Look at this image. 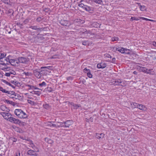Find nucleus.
Wrapping results in <instances>:
<instances>
[{
    "mask_svg": "<svg viewBox=\"0 0 156 156\" xmlns=\"http://www.w3.org/2000/svg\"><path fill=\"white\" fill-rule=\"evenodd\" d=\"M140 9L142 11H144L146 10V8L144 5H140Z\"/></svg>",
    "mask_w": 156,
    "mask_h": 156,
    "instance_id": "c756f323",
    "label": "nucleus"
},
{
    "mask_svg": "<svg viewBox=\"0 0 156 156\" xmlns=\"http://www.w3.org/2000/svg\"><path fill=\"white\" fill-rule=\"evenodd\" d=\"M30 20V19L29 18H27V19H26L24 21V23L25 24L27 23L29 20Z\"/></svg>",
    "mask_w": 156,
    "mask_h": 156,
    "instance_id": "a18cd8bd",
    "label": "nucleus"
},
{
    "mask_svg": "<svg viewBox=\"0 0 156 156\" xmlns=\"http://www.w3.org/2000/svg\"><path fill=\"white\" fill-rule=\"evenodd\" d=\"M7 57L5 58H2L0 59V64L3 66H7L8 65V61L7 60Z\"/></svg>",
    "mask_w": 156,
    "mask_h": 156,
    "instance_id": "6e6552de",
    "label": "nucleus"
},
{
    "mask_svg": "<svg viewBox=\"0 0 156 156\" xmlns=\"http://www.w3.org/2000/svg\"><path fill=\"white\" fill-rule=\"evenodd\" d=\"M10 85H9V86H11L13 88H15V87L14 86L12 85L10 83Z\"/></svg>",
    "mask_w": 156,
    "mask_h": 156,
    "instance_id": "0e129e2a",
    "label": "nucleus"
},
{
    "mask_svg": "<svg viewBox=\"0 0 156 156\" xmlns=\"http://www.w3.org/2000/svg\"><path fill=\"white\" fill-rule=\"evenodd\" d=\"M43 106L45 108L48 109L50 108V106L49 104H45L43 105Z\"/></svg>",
    "mask_w": 156,
    "mask_h": 156,
    "instance_id": "c85d7f7f",
    "label": "nucleus"
},
{
    "mask_svg": "<svg viewBox=\"0 0 156 156\" xmlns=\"http://www.w3.org/2000/svg\"><path fill=\"white\" fill-rule=\"evenodd\" d=\"M10 140H12L13 142H16L17 140V139L14 137H11L10 138Z\"/></svg>",
    "mask_w": 156,
    "mask_h": 156,
    "instance_id": "49530a36",
    "label": "nucleus"
},
{
    "mask_svg": "<svg viewBox=\"0 0 156 156\" xmlns=\"http://www.w3.org/2000/svg\"><path fill=\"white\" fill-rule=\"evenodd\" d=\"M42 19L41 17H39L37 18L36 20L38 22H41Z\"/></svg>",
    "mask_w": 156,
    "mask_h": 156,
    "instance_id": "603ef678",
    "label": "nucleus"
},
{
    "mask_svg": "<svg viewBox=\"0 0 156 156\" xmlns=\"http://www.w3.org/2000/svg\"><path fill=\"white\" fill-rule=\"evenodd\" d=\"M57 124H58V127H64V122H58L57 123Z\"/></svg>",
    "mask_w": 156,
    "mask_h": 156,
    "instance_id": "2f4dec72",
    "label": "nucleus"
},
{
    "mask_svg": "<svg viewBox=\"0 0 156 156\" xmlns=\"http://www.w3.org/2000/svg\"><path fill=\"white\" fill-rule=\"evenodd\" d=\"M6 56V54L5 53H0V57L1 58H5V57Z\"/></svg>",
    "mask_w": 156,
    "mask_h": 156,
    "instance_id": "e433bc0d",
    "label": "nucleus"
},
{
    "mask_svg": "<svg viewBox=\"0 0 156 156\" xmlns=\"http://www.w3.org/2000/svg\"><path fill=\"white\" fill-rule=\"evenodd\" d=\"M5 102H6L7 104H10L12 105L13 103V102L11 101L8 100H5Z\"/></svg>",
    "mask_w": 156,
    "mask_h": 156,
    "instance_id": "c03bdc74",
    "label": "nucleus"
},
{
    "mask_svg": "<svg viewBox=\"0 0 156 156\" xmlns=\"http://www.w3.org/2000/svg\"><path fill=\"white\" fill-rule=\"evenodd\" d=\"M119 40V38L118 37H115L112 38V41H117Z\"/></svg>",
    "mask_w": 156,
    "mask_h": 156,
    "instance_id": "72a5a7b5",
    "label": "nucleus"
},
{
    "mask_svg": "<svg viewBox=\"0 0 156 156\" xmlns=\"http://www.w3.org/2000/svg\"><path fill=\"white\" fill-rule=\"evenodd\" d=\"M60 23L62 25L66 26L68 24V21L65 20H61Z\"/></svg>",
    "mask_w": 156,
    "mask_h": 156,
    "instance_id": "412c9836",
    "label": "nucleus"
},
{
    "mask_svg": "<svg viewBox=\"0 0 156 156\" xmlns=\"http://www.w3.org/2000/svg\"><path fill=\"white\" fill-rule=\"evenodd\" d=\"M115 60H116L115 58H112V62L114 63L115 62Z\"/></svg>",
    "mask_w": 156,
    "mask_h": 156,
    "instance_id": "052dcab7",
    "label": "nucleus"
},
{
    "mask_svg": "<svg viewBox=\"0 0 156 156\" xmlns=\"http://www.w3.org/2000/svg\"><path fill=\"white\" fill-rule=\"evenodd\" d=\"M30 93L34 94H36L38 96H39L41 94L40 91H33L30 92Z\"/></svg>",
    "mask_w": 156,
    "mask_h": 156,
    "instance_id": "b1692460",
    "label": "nucleus"
},
{
    "mask_svg": "<svg viewBox=\"0 0 156 156\" xmlns=\"http://www.w3.org/2000/svg\"><path fill=\"white\" fill-rule=\"evenodd\" d=\"M15 113L18 117L21 119H26L27 117V115L20 109H16Z\"/></svg>",
    "mask_w": 156,
    "mask_h": 156,
    "instance_id": "f257e3e1",
    "label": "nucleus"
},
{
    "mask_svg": "<svg viewBox=\"0 0 156 156\" xmlns=\"http://www.w3.org/2000/svg\"><path fill=\"white\" fill-rule=\"evenodd\" d=\"M27 102L29 103L30 104L32 105H34V102L32 101L31 100H27Z\"/></svg>",
    "mask_w": 156,
    "mask_h": 156,
    "instance_id": "8fccbe9b",
    "label": "nucleus"
},
{
    "mask_svg": "<svg viewBox=\"0 0 156 156\" xmlns=\"http://www.w3.org/2000/svg\"><path fill=\"white\" fill-rule=\"evenodd\" d=\"M131 107L133 108H135L134 103L132 102L130 103Z\"/></svg>",
    "mask_w": 156,
    "mask_h": 156,
    "instance_id": "5fc2aeb1",
    "label": "nucleus"
},
{
    "mask_svg": "<svg viewBox=\"0 0 156 156\" xmlns=\"http://www.w3.org/2000/svg\"><path fill=\"white\" fill-rule=\"evenodd\" d=\"M67 80H72L73 79L72 77L71 76H70L69 77H68L67 78Z\"/></svg>",
    "mask_w": 156,
    "mask_h": 156,
    "instance_id": "bf43d9fd",
    "label": "nucleus"
},
{
    "mask_svg": "<svg viewBox=\"0 0 156 156\" xmlns=\"http://www.w3.org/2000/svg\"><path fill=\"white\" fill-rule=\"evenodd\" d=\"M87 75L90 78H91L92 77V75L90 71L88 72L87 73Z\"/></svg>",
    "mask_w": 156,
    "mask_h": 156,
    "instance_id": "4c0bfd02",
    "label": "nucleus"
},
{
    "mask_svg": "<svg viewBox=\"0 0 156 156\" xmlns=\"http://www.w3.org/2000/svg\"><path fill=\"white\" fill-rule=\"evenodd\" d=\"M52 124L53 123H52V122H48L46 123V124L48 126L51 127L52 126Z\"/></svg>",
    "mask_w": 156,
    "mask_h": 156,
    "instance_id": "de8ad7c7",
    "label": "nucleus"
},
{
    "mask_svg": "<svg viewBox=\"0 0 156 156\" xmlns=\"http://www.w3.org/2000/svg\"><path fill=\"white\" fill-rule=\"evenodd\" d=\"M3 111H6L7 109V108L4 105H2L0 108Z\"/></svg>",
    "mask_w": 156,
    "mask_h": 156,
    "instance_id": "f704fd0d",
    "label": "nucleus"
},
{
    "mask_svg": "<svg viewBox=\"0 0 156 156\" xmlns=\"http://www.w3.org/2000/svg\"><path fill=\"white\" fill-rule=\"evenodd\" d=\"M137 108L142 110H146V108L145 106L141 104H139Z\"/></svg>",
    "mask_w": 156,
    "mask_h": 156,
    "instance_id": "aec40b11",
    "label": "nucleus"
},
{
    "mask_svg": "<svg viewBox=\"0 0 156 156\" xmlns=\"http://www.w3.org/2000/svg\"><path fill=\"white\" fill-rule=\"evenodd\" d=\"M40 69H37L34 70V75L37 78H39L41 76V74L40 72Z\"/></svg>",
    "mask_w": 156,
    "mask_h": 156,
    "instance_id": "1a4fd4ad",
    "label": "nucleus"
},
{
    "mask_svg": "<svg viewBox=\"0 0 156 156\" xmlns=\"http://www.w3.org/2000/svg\"><path fill=\"white\" fill-rule=\"evenodd\" d=\"M26 86L29 87V88L28 89V90H30L31 89V90L38 89V90H41V91L42 90L39 89L38 88L36 87L35 86H32V85H29V84L27 85H26Z\"/></svg>",
    "mask_w": 156,
    "mask_h": 156,
    "instance_id": "a211bd4d",
    "label": "nucleus"
},
{
    "mask_svg": "<svg viewBox=\"0 0 156 156\" xmlns=\"http://www.w3.org/2000/svg\"><path fill=\"white\" fill-rule=\"evenodd\" d=\"M8 69V68L7 67V66H3L2 65L0 64V69L5 71L7 69Z\"/></svg>",
    "mask_w": 156,
    "mask_h": 156,
    "instance_id": "bb28decb",
    "label": "nucleus"
},
{
    "mask_svg": "<svg viewBox=\"0 0 156 156\" xmlns=\"http://www.w3.org/2000/svg\"><path fill=\"white\" fill-rule=\"evenodd\" d=\"M116 51H118L122 53H125V51H127L128 50V49L124 48L121 47H118L116 48Z\"/></svg>",
    "mask_w": 156,
    "mask_h": 156,
    "instance_id": "4468645a",
    "label": "nucleus"
},
{
    "mask_svg": "<svg viewBox=\"0 0 156 156\" xmlns=\"http://www.w3.org/2000/svg\"><path fill=\"white\" fill-rule=\"evenodd\" d=\"M29 146L32 147L34 150H36V148H37L36 146L34 144L33 142L31 140H30L29 143Z\"/></svg>",
    "mask_w": 156,
    "mask_h": 156,
    "instance_id": "6ab92c4d",
    "label": "nucleus"
},
{
    "mask_svg": "<svg viewBox=\"0 0 156 156\" xmlns=\"http://www.w3.org/2000/svg\"><path fill=\"white\" fill-rule=\"evenodd\" d=\"M87 32V31H85V32H84V33H85V32H86V34Z\"/></svg>",
    "mask_w": 156,
    "mask_h": 156,
    "instance_id": "774afa93",
    "label": "nucleus"
},
{
    "mask_svg": "<svg viewBox=\"0 0 156 156\" xmlns=\"http://www.w3.org/2000/svg\"><path fill=\"white\" fill-rule=\"evenodd\" d=\"M46 83L44 82H43L41 83H39V85L41 87L45 86Z\"/></svg>",
    "mask_w": 156,
    "mask_h": 156,
    "instance_id": "37998d69",
    "label": "nucleus"
},
{
    "mask_svg": "<svg viewBox=\"0 0 156 156\" xmlns=\"http://www.w3.org/2000/svg\"><path fill=\"white\" fill-rule=\"evenodd\" d=\"M105 55L106 57L108 58H112V56L108 54H106Z\"/></svg>",
    "mask_w": 156,
    "mask_h": 156,
    "instance_id": "3c124183",
    "label": "nucleus"
},
{
    "mask_svg": "<svg viewBox=\"0 0 156 156\" xmlns=\"http://www.w3.org/2000/svg\"><path fill=\"white\" fill-rule=\"evenodd\" d=\"M153 45L156 47V42L155 41H153Z\"/></svg>",
    "mask_w": 156,
    "mask_h": 156,
    "instance_id": "680f3d73",
    "label": "nucleus"
},
{
    "mask_svg": "<svg viewBox=\"0 0 156 156\" xmlns=\"http://www.w3.org/2000/svg\"><path fill=\"white\" fill-rule=\"evenodd\" d=\"M70 104L73 106V108L74 109H77L78 108H79L80 107V105L75 104L72 102L70 103Z\"/></svg>",
    "mask_w": 156,
    "mask_h": 156,
    "instance_id": "5701e85b",
    "label": "nucleus"
},
{
    "mask_svg": "<svg viewBox=\"0 0 156 156\" xmlns=\"http://www.w3.org/2000/svg\"><path fill=\"white\" fill-rule=\"evenodd\" d=\"M11 116L12 115L10 116V117L8 120L14 123H18L20 122V120L19 119L11 117Z\"/></svg>",
    "mask_w": 156,
    "mask_h": 156,
    "instance_id": "f8f14e48",
    "label": "nucleus"
},
{
    "mask_svg": "<svg viewBox=\"0 0 156 156\" xmlns=\"http://www.w3.org/2000/svg\"><path fill=\"white\" fill-rule=\"evenodd\" d=\"M78 5L80 7L82 8L83 9L89 11L91 10L90 8L86 5H84L81 3L79 4Z\"/></svg>",
    "mask_w": 156,
    "mask_h": 156,
    "instance_id": "0eeeda50",
    "label": "nucleus"
},
{
    "mask_svg": "<svg viewBox=\"0 0 156 156\" xmlns=\"http://www.w3.org/2000/svg\"><path fill=\"white\" fill-rule=\"evenodd\" d=\"M140 69L141 70V71L144 72L145 73H150V71L152 70V69H149V70H148L145 67H141L140 68Z\"/></svg>",
    "mask_w": 156,
    "mask_h": 156,
    "instance_id": "f3484780",
    "label": "nucleus"
},
{
    "mask_svg": "<svg viewBox=\"0 0 156 156\" xmlns=\"http://www.w3.org/2000/svg\"><path fill=\"white\" fill-rule=\"evenodd\" d=\"M45 141H47V143L49 144H51L53 142V141L52 140L50 139L46 138H45Z\"/></svg>",
    "mask_w": 156,
    "mask_h": 156,
    "instance_id": "7c9ffc66",
    "label": "nucleus"
},
{
    "mask_svg": "<svg viewBox=\"0 0 156 156\" xmlns=\"http://www.w3.org/2000/svg\"><path fill=\"white\" fill-rule=\"evenodd\" d=\"M89 71H90V70L88 69H87L85 68L83 69V72L85 73H87Z\"/></svg>",
    "mask_w": 156,
    "mask_h": 156,
    "instance_id": "864d4df0",
    "label": "nucleus"
},
{
    "mask_svg": "<svg viewBox=\"0 0 156 156\" xmlns=\"http://www.w3.org/2000/svg\"><path fill=\"white\" fill-rule=\"evenodd\" d=\"M39 152V150L38 148H36V150H30L28 151L27 154H28L31 156H37L38 154L37 152Z\"/></svg>",
    "mask_w": 156,
    "mask_h": 156,
    "instance_id": "20e7f679",
    "label": "nucleus"
},
{
    "mask_svg": "<svg viewBox=\"0 0 156 156\" xmlns=\"http://www.w3.org/2000/svg\"><path fill=\"white\" fill-rule=\"evenodd\" d=\"M137 3V4L138 5L140 6V3Z\"/></svg>",
    "mask_w": 156,
    "mask_h": 156,
    "instance_id": "338daca9",
    "label": "nucleus"
},
{
    "mask_svg": "<svg viewBox=\"0 0 156 156\" xmlns=\"http://www.w3.org/2000/svg\"><path fill=\"white\" fill-rule=\"evenodd\" d=\"M11 83L13 84H17V81H15L14 80L11 81Z\"/></svg>",
    "mask_w": 156,
    "mask_h": 156,
    "instance_id": "13d9d810",
    "label": "nucleus"
},
{
    "mask_svg": "<svg viewBox=\"0 0 156 156\" xmlns=\"http://www.w3.org/2000/svg\"><path fill=\"white\" fill-rule=\"evenodd\" d=\"M82 44L84 45H89V43L88 41H82Z\"/></svg>",
    "mask_w": 156,
    "mask_h": 156,
    "instance_id": "58836bf2",
    "label": "nucleus"
},
{
    "mask_svg": "<svg viewBox=\"0 0 156 156\" xmlns=\"http://www.w3.org/2000/svg\"><path fill=\"white\" fill-rule=\"evenodd\" d=\"M20 151H18L16 153V156H20Z\"/></svg>",
    "mask_w": 156,
    "mask_h": 156,
    "instance_id": "6e6d98bb",
    "label": "nucleus"
},
{
    "mask_svg": "<svg viewBox=\"0 0 156 156\" xmlns=\"http://www.w3.org/2000/svg\"><path fill=\"white\" fill-rule=\"evenodd\" d=\"M30 28H31L33 30H41L42 29L40 28H37V26H31L30 27Z\"/></svg>",
    "mask_w": 156,
    "mask_h": 156,
    "instance_id": "a878e982",
    "label": "nucleus"
},
{
    "mask_svg": "<svg viewBox=\"0 0 156 156\" xmlns=\"http://www.w3.org/2000/svg\"><path fill=\"white\" fill-rule=\"evenodd\" d=\"M140 17H139L137 18L135 17H131V20H138L140 19Z\"/></svg>",
    "mask_w": 156,
    "mask_h": 156,
    "instance_id": "79ce46f5",
    "label": "nucleus"
},
{
    "mask_svg": "<svg viewBox=\"0 0 156 156\" xmlns=\"http://www.w3.org/2000/svg\"><path fill=\"white\" fill-rule=\"evenodd\" d=\"M17 59L18 64L20 63H26L28 61V58L24 57H19Z\"/></svg>",
    "mask_w": 156,
    "mask_h": 156,
    "instance_id": "423d86ee",
    "label": "nucleus"
},
{
    "mask_svg": "<svg viewBox=\"0 0 156 156\" xmlns=\"http://www.w3.org/2000/svg\"><path fill=\"white\" fill-rule=\"evenodd\" d=\"M41 69H46L44 70H42L41 71V72H43V71H48V70H53L54 69V68L52 67V66H42L41 67Z\"/></svg>",
    "mask_w": 156,
    "mask_h": 156,
    "instance_id": "ddd939ff",
    "label": "nucleus"
},
{
    "mask_svg": "<svg viewBox=\"0 0 156 156\" xmlns=\"http://www.w3.org/2000/svg\"><path fill=\"white\" fill-rule=\"evenodd\" d=\"M110 85H120L123 86L124 84V82L119 79L113 80L110 82Z\"/></svg>",
    "mask_w": 156,
    "mask_h": 156,
    "instance_id": "7ed1b4c3",
    "label": "nucleus"
},
{
    "mask_svg": "<svg viewBox=\"0 0 156 156\" xmlns=\"http://www.w3.org/2000/svg\"><path fill=\"white\" fill-rule=\"evenodd\" d=\"M24 73L25 74V75H26V76H27V75H28V74H29V73Z\"/></svg>",
    "mask_w": 156,
    "mask_h": 156,
    "instance_id": "69168bd1",
    "label": "nucleus"
},
{
    "mask_svg": "<svg viewBox=\"0 0 156 156\" xmlns=\"http://www.w3.org/2000/svg\"><path fill=\"white\" fill-rule=\"evenodd\" d=\"M74 22L78 23H83L84 21L80 19H76L74 20Z\"/></svg>",
    "mask_w": 156,
    "mask_h": 156,
    "instance_id": "393cba45",
    "label": "nucleus"
},
{
    "mask_svg": "<svg viewBox=\"0 0 156 156\" xmlns=\"http://www.w3.org/2000/svg\"><path fill=\"white\" fill-rule=\"evenodd\" d=\"M16 74V72L13 70H11L9 71L8 72L5 73V75L7 76H11L12 77L13 75H15Z\"/></svg>",
    "mask_w": 156,
    "mask_h": 156,
    "instance_id": "9b49d317",
    "label": "nucleus"
},
{
    "mask_svg": "<svg viewBox=\"0 0 156 156\" xmlns=\"http://www.w3.org/2000/svg\"><path fill=\"white\" fill-rule=\"evenodd\" d=\"M64 127H69L72 124L73 122L70 120H68L65 122H64Z\"/></svg>",
    "mask_w": 156,
    "mask_h": 156,
    "instance_id": "2eb2a0df",
    "label": "nucleus"
},
{
    "mask_svg": "<svg viewBox=\"0 0 156 156\" xmlns=\"http://www.w3.org/2000/svg\"><path fill=\"white\" fill-rule=\"evenodd\" d=\"M48 91L49 92H50L52 91L51 89L50 88H48Z\"/></svg>",
    "mask_w": 156,
    "mask_h": 156,
    "instance_id": "e2e57ef3",
    "label": "nucleus"
},
{
    "mask_svg": "<svg viewBox=\"0 0 156 156\" xmlns=\"http://www.w3.org/2000/svg\"><path fill=\"white\" fill-rule=\"evenodd\" d=\"M7 60L8 61V64H10L11 65L14 66H16L18 65V59L12 58L10 55L7 57Z\"/></svg>",
    "mask_w": 156,
    "mask_h": 156,
    "instance_id": "f03ea898",
    "label": "nucleus"
},
{
    "mask_svg": "<svg viewBox=\"0 0 156 156\" xmlns=\"http://www.w3.org/2000/svg\"><path fill=\"white\" fill-rule=\"evenodd\" d=\"M106 64L105 63H101L98 64L97 65V67L99 69H103L106 66Z\"/></svg>",
    "mask_w": 156,
    "mask_h": 156,
    "instance_id": "dca6fc26",
    "label": "nucleus"
},
{
    "mask_svg": "<svg viewBox=\"0 0 156 156\" xmlns=\"http://www.w3.org/2000/svg\"><path fill=\"white\" fill-rule=\"evenodd\" d=\"M0 90L2 91L3 93L7 94H8V93H9V91L5 90V89H3V88L2 87H0Z\"/></svg>",
    "mask_w": 156,
    "mask_h": 156,
    "instance_id": "cd10ccee",
    "label": "nucleus"
},
{
    "mask_svg": "<svg viewBox=\"0 0 156 156\" xmlns=\"http://www.w3.org/2000/svg\"><path fill=\"white\" fill-rule=\"evenodd\" d=\"M140 19H141L142 20H147V21H150L153 22V20L151 19H148L144 17H140Z\"/></svg>",
    "mask_w": 156,
    "mask_h": 156,
    "instance_id": "473e14b6",
    "label": "nucleus"
},
{
    "mask_svg": "<svg viewBox=\"0 0 156 156\" xmlns=\"http://www.w3.org/2000/svg\"><path fill=\"white\" fill-rule=\"evenodd\" d=\"M138 105H139L138 104L136 103H134L135 108H137Z\"/></svg>",
    "mask_w": 156,
    "mask_h": 156,
    "instance_id": "4d7b16f0",
    "label": "nucleus"
},
{
    "mask_svg": "<svg viewBox=\"0 0 156 156\" xmlns=\"http://www.w3.org/2000/svg\"><path fill=\"white\" fill-rule=\"evenodd\" d=\"M52 127H55L56 128H58V124L57 123L56 124H54L53 123L52 124Z\"/></svg>",
    "mask_w": 156,
    "mask_h": 156,
    "instance_id": "09e8293b",
    "label": "nucleus"
},
{
    "mask_svg": "<svg viewBox=\"0 0 156 156\" xmlns=\"http://www.w3.org/2000/svg\"><path fill=\"white\" fill-rule=\"evenodd\" d=\"M1 1L3 3L7 4H9L10 2V0H1Z\"/></svg>",
    "mask_w": 156,
    "mask_h": 156,
    "instance_id": "c9c22d12",
    "label": "nucleus"
},
{
    "mask_svg": "<svg viewBox=\"0 0 156 156\" xmlns=\"http://www.w3.org/2000/svg\"><path fill=\"white\" fill-rule=\"evenodd\" d=\"M8 94H9V96L14 100L17 99L18 97V95L16 94L14 92L9 91Z\"/></svg>",
    "mask_w": 156,
    "mask_h": 156,
    "instance_id": "39448f33",
    "label": "nucleus"
},
{
    "mask_svg": "<svg viewBox=\"0 0 156 156\" xmlns=\"http://www.w3.org/2000/svg\"><path fill=\"white\" fill-rule=\"evenodd\" d=\"M0 114L5 119L7 120H9V119L10 117V116L11 115L10 113L6 112H1Z\"/></svg>",
    "mask_w": 156,
    "mask_h": 156,
    "instance_id": "9d476101",
    "label": "nucleus"
},
{
    "mask_svg": "<svg viewBox=\"0 0 156 156\" xmlns=\"http://www.w3.org/2000/svg\"><path fill=\"white\" fill-rule=\"evenodd\" d=\"M104 134L103 133L96 134V137L98 139H100L104 137Z\"/></svg>",
    "mask_w": 156,
    "mask_h": 156,
    "instance_id": "4be33fe9",
    "label": "nucleus"
},
{
    "mask_svg": "<svg viewBox=\"0 0 156 156\" xmlns=\"http://www.w3.org/2000/svg\"><path fill=\"white\" fill-rule=\"evenodd\" d=\"M2 82L3 83H5L7 85H10V83L9 82H8V81H6V80L3 79L2 80Z\"/></svg>",
    "mask_w": 156,
    "mask_h": 156,
    "instance_id": "ea45409f",
    "label": "nucleus"
},
{
    "mask_svg": "<svg viewBox=\"0 0 156 156\" xmlns=\"http://www.w3.org/2000/svg\"><path fill=\"white\" fill-rule=\"evenodd\" d=\"M94 2L99 4H101L102 2V0H94Z\"/></svg>",
    "mask_w": 156,
    "mask_h": 156,
    "instance_id": "a19ab883",
    "label": "nucleus"
}]
</instances>
